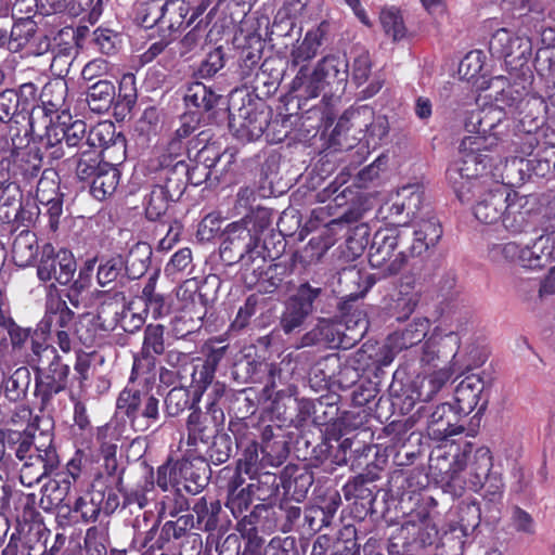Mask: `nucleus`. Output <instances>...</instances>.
<instances>
[{"instance_id": "f257e3e1", "label": "nucleus", "mask_w": 555, "mask_h": 555, "mask_svg": "<svg viewBox=\"0 0 555 555\" xmlns=\"http://www.w3.org/2000/svg\"><path fill=\"white\" fill-rule=\"evenodd\" d=\"M463 124L465 130L474 135L463 138L460 144L462 156L447 170V178L457 197L462 185L495 180L491 171L493 158L482 151L507 142L514 135V120L506 118L498 108L472 111L466 114Z\"/></svg>"}, {"instance_id": "f03ea898", "label": "nucleus", "mask_w": 555, "mask_h": 555, "mask_svg": "<svg viewBox=\"0 0 555 555\" xmlns=\"http://www.w3.org/2000/svg\"><path fill=\"white\" fill-rule=\"evenodd\" d=\"M270 224L271 211L264 207L229 223L220 234L219 256L224 266L237 267L242 274L263 262L261 236Z\"/></svg>"}, {"instance_id": "7ed1b4c3", "label": "nucleus", "mask_w": 555, "mask_h": 555, "mask_svg": "<svg viewBox=\"0 0 555 555\" xmlns=\"http://www.w3.org/2000/svg\"><path fill=\"white\" fill-rule=\"evenodd\" d=\"M29 365L35 374L34 404L51 416L61 406V397L69 384L70 367L57 350L48 344L31 341Z\"/></svg>"}, {"instance_id": "20e7f679", "label": "nucleus", "mask_w": 555, "mask_h": 555, "mask_svg": "<svg viewBox=\"0 0 555 555\" xmlns=\"http://www.w3.org/2000/svg\"><path fill=\"white\" fill-rule=\"evenodd\" d=\"M488 89V96L493 100L488 108H498L504 115L506 111L516 115L520 132H537L544 125L546 104L541 96L530 94L525 86L508 83L503 76H496L491 78Z\"/></svg>"}, {"instance_id": "39448f33", "label": "nucleus", "mask_w": 555, "mask_h": 555, "mask_svg": "<svg viewBox=\"0 0 555 555\" xmlns=\"http://www.w3.org/2000/svg\"><path fill=\"white\" fill-rule=\"evenodd\" d=\"M453 472L464 470L465 482L474 491L486 488L483 501L486 505V519L498 520L500 516V504L502 501L501 478L491 472L493 466L492 455L488 448H474L466 444L463 451L454 456Z\"/></svg>"}, {"instance_id": "423d86ee", "label": "nucleus", "mask_w": 555, "mask_h": 555, "mask_svg": "<svg viewBox=\"0 0 555 555\" xmlns=\"http://www.w3.org/2000/svg\"><path fill=\"white\" fill-rule=\"evenodd\" d=\"M349 77V64L345 56L330 54L320 60L312 72L309 67L298 69L291 85V92L301 101L318 98L325 86L333 92H344Z\"/></svg>"}, {"instance_id": "0eeeda50", "label": "nucleus", "mask_w": 555, "mask_h": 555, "mask_svg": "<svg viewBox=\"0 0 555 555\" xmlns=\"http://www.w3.org/2000/svg\"><path fill=\"white\" fill-rule=\"evenodd\" d=\"M291 118L292 114H279L272 119L270 107L264 104L257 106L250 101L240 107L237 114L228 115L230 130L242 142L257 141L267 130V138L273 131L270 141H282L291 129Z\"/></svg>"}, {"instance_id": "6e6552de", "label": "nucleus", "mask_w": 555, "mask_h": 555, "mask_svg": "<svg viewBox=\"0 0 555 555\" xmlns=\"http://www.w3.org/2000/svg\"><path fill=\"white\" fill-rule=\"evenodd\" d=\"M192 284L193 289L190 288L189 283H185L178 293L183 300H190L171 321L172 332L178 338H185L202 328L208 307L217 299L221 281L216 274H210L199 286Z\"/></svg>"}, {"instance_id": "1a4fd4ad", "label": "nucleus", "mask_w": 555, "mask_h": 555, "mask_svg": "<svg viewBox=\"0 0 555 555\" xmlns=\"http://www.w3.org/2000/svg\"><path fill=\"white\" fill-rule=\"evenodd\" d=\"M328 288L315 281H305L286 298L280 317V327L285 334H292L302 327L313 313H330L326 301Z\"/></svg>"}, {"instance_id": "9d476101", "label": "nucleus", "mask_w": 555, "mask_h": 555, "mask_svg": "<svg viewBox=\"0 0 555 555\" xmlns=\"http://www.w3.org/2000/svg\"><path fill=\"white\" fill-rule=\"evenodd\" d=\"M409 241V233L403 230L380 229L374 233L369 262L379 271V279L397 275L403 269L410 256Z\"/></svg>"}, {"instance_id": "9b49d317", "label": "nucleus", "mask_w": 555, "mask_h": 555, "mask_svg": "<svg viewBox=\"0 0 555 555\" xmlns=\"http://www.w3.org/2000/svg\"><path fill=\"white\" fill-rule=\"evenodd\" d=\"M511 191L505 183L493 180L483 184L460 186L457 198L464 204L475 202L473 212L476 219L486 224H493L502 221Z\"/></svg>"}, {"instance_id": "f8f14e48", "label": "nucleus", "mask_w": 555, "mask_h": 555, "mask_svg": "<svg viewBox=\"0 0 555 555\" xmlns=\"http://www.w3.org/2000/svg\"><path fill=\"white\" fill-rule=\"evenodd\" d=\"M116 405L135 433H145L163 425L160 400L149 390L126 387L119 393Z\"/></svg>"}, {"instance_id": "ddd939ff", "label": "nucleus", "mask_w": 555, "mask_h": 555, "mask_svg": "<svg viewBox=\"0 0 555 555\" xmlns=\"http://www.w3.org/2000/svg\"><path fill=\"white\" fill-rule=\"evenodd\" d=\"M179 199L169 197L166 191L152 183L150 193L144 198L145 217L150 221H157L155 235L159 236L158 247L162 250L170 249L180 237L182 224L171 214L172 204Z\"/></svg>"}, {"instance_id": "4468645a", "label": "nucleus", "mask_w": 555, "mask_h": 555, "mask_svg": "<svg viewBox=\"0 0 555 555\" xmlns=\"http://www.w3.org/2000/svg\"><path fill=\"white\" fill-rule=\"evenodd\" d=\"M491 384L490 376L485 378L480 374H469L455 388V405L453 406L457 413L468 416L476 411L468 423V430L472 435L479 428L481 416L487 410Z\"/></svg>"}, {"instance_id": "2eb2a0df", "label": "nucleus", "mask_w": 555, "mask_h": 555, "mask_svg": "<svg viewBox=\"0 0 555 555\" xmlns=\"http://www.w3.org/2000/svg\"><path fill=\"white\" fill-rule=\"evenodd\" d=\"M378 464L370 469H364L359 475L349 479L341 491L346 501L353 505L354 517L364 519L367 515L377 514L375 507L377 494L380 489L375 483L380 478Z\"/></svg>"}, {"instance_id": "dca6fc26", "label": "nucleus", "mask_w": 555, "mask_h": 555, "mask_svg": "<svg viewBox=\"0 0 555 555\" xmlns=\"http://www.w3.org/2000/svg\"><path fill=\"white\" fill-rule=\"evenodd\" d=\"M147 171L152 176V183L169 194V197L180 199L188 185L185 160H176L170 156H157L150 159Z\"/></svg>"}, {"instance_id": "f3484780", "label": "nucleus", "mask_w": 555, "mask_h": 555, "mask_svg": "<svg viewBox=\"0 0 555 555\" xmlns=\"http://www.w3.org/2000/svg\"><path fill=\"white\" fill-rule=\"evenodd\" d=\"M266 262H258L249 271L241 274L246 286H256L258 293L274 295L285 293L292 285V268L283 262L272 263L264 268Z\"/></svg>"}, {"instance_id": "a211bd4d", "label": "nucleus", "mask_w": 555, "mask_h": 555, "mask_svg": "<svg viewBox=\"0 0 555 555\" xmlns=\"http://www.w3.org/2000/svg\"><path fill=\"white\" fill-rule=\"evenodd\" d=\"M195 527V517L193 514H184L175 520H167L159 529L157 538L150 545L152 550L171 551L177 547L182 548L183 544L192 542V548L198 555L202 547L201 535L191 532Z\"/></svg>"}, {"instance_id": "6ab92c4d", "label": "nucleus", "mask_w": 555, "mask_h": 555, "mask_svg": "<svg viewBox=\"0 0 555 555\" xmlns=\"http://www.w3.org/2000/svg\"><path fill=\"white\" fill-rule=\"evenodd\" d=\"M76 260L67 249L55 250L51 244H44L37 263V276L41 282L55 280L67 285L76 272Z\"/></svg>"}, {"instance_id": "aec40b11", "label": "nucleus", "mask_w": 555, "mask_h": 555, "mask_svg": "<svg viewBox=\"0 0 555 555\" xmlns=\"http://www.w3.org/2000/svg\"><path fill=\"white\" fill-rule=\"evenodd\" d=\"M416 413L427 420V434L433 440L442 441L451 436L464 431L465 426L461 422L464 417L448 402L437 405L435 409L421 405Z\"/></svg>"}, {"instance_id": "412c9836", "label": "nucleus", "mask_w": 555, "mask_h": 555, "mask_svg": "<svg viewBox=\"0 0 555 555\" xmlns=\"http://www.w3.org/2000/svg\"><path fill=\"white\" fill-rule=\"evenodd\" d=\"M42 166L38 152L30 149L25 152L13 151L10 157L0 159V179L5 178L20 186H26L39 177Z\"/></svg>"}, {"instance_id": "4be33fe9", "label": "nucleus", "mask_w": 555, "mask_h": 555, "mask_svg": "<svg viewBox=\"0 0 555 555\" xmlns=\"http://www.w3.org/2000/svg\"><path fill=\"white\" fill-rule=\"evenodd\" d=\"M538 209L539 202L535 195H521L511 191L502 224L512 234L527 232L533 225Z\"/></svg>"}, {"instance_id": "5701e85b", "label": "nucleus", "mask_w": 555, "mask_h": 555, "mask_svg": "<svg viewBox=\"0 0 555 555\" xmlns=\"http://www.w3.org/2000/svg\"><path fill=\"white\" fill-rule=\"evenodd\" d=\"M165 351V326L162 324L146 325L141 350L133 357L132 375L153 371L157 357L164 354Z\"/></svg>"}, {"instance_id": "b1692460", "label": "nucleus", "mask_w": 555, "mask_h": 555, "mask_svg": "<svg viewBox=\"0 0 555 555\" xmlns=\"http://www.w3.org/2000/svg\"><path fill=\"white\" fill-rule=\"evenodd\" d=\"M183 100L188 107L195 108L193 113L206 117L209 121L217 118L219 111L228 109L221 107V105L227 104L223 96L201 81H193L188 85Z\"/></svg>"}, {"instance_id": "393cba45", "label": "nucleus", "mask_w": 555, "mask_h": 555, "mask_svg": "<svg viewBox=\"0 0 555 555\" xmlns=\"http://www.w3.org/2000/svg\"><path fill=\"white\" fill-rule=\"evenodd\" d=\"M264 41L257 33H250L244 37V43L240 47L234 74L244 86L262 68V54Z\"/></svg>"}, {"instance_id": "a878e982", "label": "nucleus", "mask_w": 555, "mask_h": 555, "mask_svg": "<svg viewBox=\"0 0 555 555\" xmlns=\"http://www.w3.org/2000/svg\"><path fill=\"white\" fill-rule=\"evenodd\" d=\"M405 231L409 233L410 241L406 249L411 257L422 256L435 247L443 233L440 221L431 215L430 210L425 211L413 231Z\"/></svg>"}, {"instance_id": "bb28decb", "label": "nucleus", "mask_w": 555, "mask_h": 555, "mask_svg": "<svg viewBox=\"0 0 555 555\" xmlns=\"http://www.w3.org/2000/svg\"><path fill=\"white\" fill-rule=\"evenodd\" d=\"M179 474L184 490L195 495L208 486L211 478V468L205 456H183L180 459Z\"/></svg>"}, {"instance_id": "cd10ccee", "label": "nucleus", "mask_w": 555, "mask_h": 555, "mask_svg": "<svg viewBox=\"0 0 555 555\" xmlns=\"http://www.w3.org/2000/svg\"><path fill=\"white\" fill-rule=\"evenodd\" d=\"M330 31V23L323 21L315 28L308 30L300 43L295 46L289 55L294 67H308L309 62L317 56L323 41Z\"/></svg>"}, {"instance_id": "c85d7f7f", "label": "nucleus", "mask_w": 555, "mask_h": 555, "mask_svg": "<svg viewBox=\"0 0 555 555\" xmlns=\"http://www.w3.org/2000/svg\"><path fill=\"white\" fill-rule=\"evenodd\" d=\"M281 487L284 491V498H289L296 503L302 502L314 482L313 474L305 468L294 464L286 465L281 474Z\"/></svg>"}, {"instance_id": "c756f323", "label": "nucleus", "mask_w": 555, "mask_h": 555, "mask_svg": "<svg viewBox=\"0 0 555 555\" xmlns=\"http://www.w3.org/2000/svg\"><path fill=\"white\" fill-rule=\"evenodd\" d=\"M369 360H372V354L364 349L357 350L345 362L339 360L333 385H336L340 390L353 389L364 378L361 376V371L369 367Z\"/></svg>"}, {"instance_id": "7c9ffc66", "label": "nucleus", "mask_w": 555, "mask_h": 555, "mask_svg": "<svg viewBox=\"0 0 555 555\" xmlns=\"http://www.w3.org/2000/svg\"><path fill=\"white\" fill-rule=\"evenodd\" d=\"M400 527L414 555L438 540V529L428 516L409 519Z\"/></svg>"}, {"instance_id": "2f4dec72", "label": "nucleus", "mask_w": 555, "mask_h": 555, "mask_svg": "<svg viewBox=\"0 0 555 555\" xmlns=\"http://www.w3.org/2000/svg\"><path fill=\"white\" fill-rule=\"evenodd\" d=\"M225 491V506L235 518H240L247 512L253 501L256 500L250 486L245 485V479L240 473H233L227 483Z\"/></svg>"}, {"instance_id": "473e14b6", "label": "nucleus", "mask_w": 555, "mask_h": 555, "mask_svg": "<svg viewBox=\"0 0 555 555\" xmlns=\"http://www.w3.org/2000/svg\"><path fill=\"white\" fill-rule=\"evenodd\" d=\"M281 80L282 69L274 67V61L264 60L262 62V68L258 70L244 87L253 89L256 98L262 100L273 95L278 91Z\"/></svg>"}, {"instance_id": "72a5a7b5", "label": "nucleus", "mask_w": 555, "mask_h": 555, "mask_svg": "<svg viewBox=\"0 0 555 555\" xmlns=\"http://www.w3.org/2000/svg\"><path fill=\"white\" fill-rule=\"evenodd\" d=\"M68 95L67 81L64 78L49 80L40 91V112L49 117L60 111L68 109L66 99Z\"/></svg>"}, {"instance_id": "f704fd0d", "label": "nucleus", "mask_w": 555, "mask_h": 555, "mask_svg": "<svg viewBox=\"0 0 555 555\" xmlns=\"http://www.w3.org/2000/svg\"><path fill=\"white\" fill-rule=\"evenodd\" d=\"M86 102L91 112L103 114L115 105L116 87L112 79H99L87 86Z\"/></svg>"}, {"instance_id": "c9c22d12", "label": "nucleus", "mask_w": 555, "mask_h": 555, "mask_svg": "<svg viewBox=\"0 0 555 555\" xmlns=\"http://www.w3.org/2000/svg\"><path fill=\"white\" fill-rule=\"evenodd\" d=\"M193 515L196 516L198 529L206 532L221 531L222 526V505L219 500H208L205 496L197 499L192 506Z\"/></svg>"}, {"instance_id": "e433bc0d", "label": "nucleus", "mask_w": 555, "mask_h": 555, "mask_svg": "<svg viewBox=\"0 0 555 555\" xmlns=\"http://www.w3.org/2000/svg\"><path fill=\"white\" fill-rule=\"evenodd\" d=\"M324 345L339 347L341 345L340 332L330 319L322 318L309 332L300 338V347Z\"/></svg>"}, {"instance_id": "4c0bfd02", "label": "nucleus", "mask_w": 555, "mask_h": 555, "mask_svg": "<svg viewBox=\"0 0 555 555\" xmlns=\"http://www.w3.org/2000/svg\"><path fill=\"white\" fill-rule=\"evenodd\" d=\"M486 505L485 501L477 500H463L457 506V524L456 527L464 530V534H473L476 537V532L480 526L481 520L486 522H494L495 520L486 519Z\"/></svg>"}, {"instance_id": "58836bf2", "label": "nucleus", "mask_w": 555, "mask_h": 555, "mask_svg": "<svg viewBox=\"0 0 555 555\" xmlns=\"http://www.w3.org/2000/svg\"><path fill=\"white\" fill-rule=\"evenodd\" d=\"M429 328L426 319H416L405 325L404 328L398 330L388 336L389 345L395 350H405L412 348L423 341Z\"/></svg>"}, {"instance_id": "ea45409f", "label": "nucleus", "mask_w": 555, "mask_h": 555, "mask_svg": "<svg viewBox=\"0 0 555 555\" xmlns=\"http://www.w3.org/2000/svg\"><path fill=\"white\" fill-rule=\"evenodd\" d=\"M221 389L223 392L224 401L227 404V412L230 420H247L254 415L257 411V404L255 399L247 395V390L243 389L235 391L228 388L221 383Z\"/></svg>"}, {"instance_id": "a19ab883", "label": "nucleus", "mask_w": 555, "mask_h": 555, "mask_svg": "<svg viewBox=\"0 0 555 555\" xmlns=\"http://www.w3.org/2000/svg\"><path fill=\"white\" fill-rule=\"evenodd\" d=\"M153 250L150 244L145 242L135 243L128 251L126 258L122 257L125 263V275L129 280H137L144 275L147 271Z\"/></svg>"}, {"instance_id": "79ce46f5", "label": "nucleus", "mask_w": 555, "mask_h": 555, "mask_svg": "<svg viewBox=\"0 0 555 555\" xmlns=\"http://www.w3.org/2000/svg\"><path fill=\"white\" fill-rule=\"evenodd\" d=\"M39 254L37 235L25 229L14 238L12 244V258L16 266L26 268L34 263Z\"/></svg>"}, {"instance_id": "37998d69", "label": "nucleus", "mask_w": 555, "mask_h": 555, "mask_svg": "<svg viewBox=\"0 0 555 555\" xmlns=\"http://www.w3.org/2000/svg\"><path fill=\"white\" fill-rule=\"evenodd\" d=\"M14 91L16 106L18 108L20 115L23 119L26 117L28 118L29 131L34 133L35 129L33 116L37 111H40L38 106L40 103L39 88L36 83L28 81L14 88Z\"/></svg>"}, {"instance_id": "c03bdc74", "label": "nucleus", "mask_w": 555, "mask_h": 555, "mask_svg": "<svg viewBox=\"0 0 555 555\" xmlns=\"http://www.w3.org/2000/svg\"><path fill=\"white\" fill-rule=\"evenodd\" d=\"M272 373L271 365L250 356H242L232 367L233 378L241 384L259 383L266 373Z\"/></svg>"}, {"instance_id": "a18cd8bd", "label": "nucleus", "mask_w": 555, "mask_h": 555, "mask_svg": "<svg viewBox=\"0 0 555 555\" xmlns=\"http://www.w3.org/2000/svg\"><path fill=\"white\" fill-rule=\"evenodd\" d=\"M188 444L195 447L198 442L208 444L211 438L219 433L199 408L193 409L186 420Z\"/></svg>"}, {"instance_id": "49530a36", "label": "nucleus", "mask_w": 555, "mask_h": 555, "mask_svg": "<svg viewBox=\"0 0 555 555\" xmlns=\"http://www.w3.org/2000/svg\"><path fill=\"white\" fill-rule=\"evenodd\" d=\"M452 372L441 369L429 375L418 377L413 383L412 392L421 402L430 401L451 379Z\"/></svg>"}, {"instance_id": "de8ad7c7", "label": "nucleus", "mask_w": 555, "mask_h": 555, "mask_svg": "<svg viewBox=\"0 0 555 555\" xmlns=\"http://www.w3.org/2000/svg\"><path fill=\"white\" fill-rule=\"evenodd\" d=\"M120 179L119 170L109 163H103L99 168V173L93 178L90 184L91 195L103 201L114 194Z\"/></svg>"}, {"instance_id": "09e8293b", "label": "nucleus", "mask_w": 555, "mask_h": 555, "mask_svg": "<svg viewBox=\"0 0 555 555\" xmlns=\"http://www.w3.org/2000/svg\"><path fill=\"white\" fill-rule=\"evenodd\" d=\"M30 383V370L27 366L17 367L9 377L2 382L4 397L10 402H20L26 399Z\"/></svg>"}, {"instance_id": "8fccbe9b", "label": "nucleus", "mask_w": 555, "mask_h": 555, "mask_svg": "<svg viewBox=\"0 0 555 555\" xmlns=\"http://www.w3.org/2000/svg\"><path fill=\"white\" fill-rule=\"evenodd\" d=\"M251 482L250 486L256 500L261 502L270 501L279 494L281 479L275 473L266 469H259L254 475H248Z\"/></svg>"}, {"instance_id": "3c124183", "label": "nucleus", "mask_w": 555, "mask_h": 555, "mask_svg": "<svg viewBox=\"0 0 555 555\" xmlns=\"http://www.w3.org/2000/svg\"><path fill=\"white\" fill-rule=\"evenodd\" d=\"M389 131L388 117L386 115H375L372 109V116L367 117V121H363L362 130H359L363 134L360 140H364L367 146L376 147L388 140Z\"/></svg>"}, {"instance_id": "603ef678", "label": "nucleus", "mask_w": 555, "mask_h": 555, "mask_svg": "<svg viewBox=\"0 0 555 555\" xmlns=\"http://www.w3.org/2000/svg\"><path fill=\"white\" fill-rule=\"evenodd\" d=\"M35 440L34 452L29 454V460L39 462L42 467L52 474L60 465L59 454L52 443V435L41 431L38 437H35Z\"/></svg>"}, {"instance_id": "864d4df0", "label": "nucleus", "mask_w": 555, "mask_h": 555, "mask_svg": "<svg viewBox=\"0 0 555 555\" xmlns=\"http://www.w3.org/2000/svg\"><path fill=\"white\" fill-rule=\"evenodd\" d=\"M86 144L90 145V151H94L95 147L106 150L118 144L124 149L125 138L121 133H116L113 122H100L89 130Z\"/></svg>"}, {"instance_id": "5fc2aeb1", "label": "nucleus", "mask_w": 555, "mask_h": 555, "mask_svg": "<svg viewBox=\"0 0 555 555\" xmlns=\"http://www.w3.org/2000/svg\"><path fill=\"white\" fill-rule=\"evenodd\" d=\"M339 400L340 396L336 393H327L314 399L315 413H313L312 423L317 426L332 424L333 428L336 429L339 416Z\"/></svg>"}, {"instance_id": "6e6d98bb", "label": "nucleus", "mask_w": 555, "mask_h": 555, "mask_svg": "<svg viewBox=\"0 0 555 555\" xmlns=\"http://www.w3.org/2000/svg\"><path fill=\"white\" fill-rule=\"evenodd\" d=\"M62 126L61 137L64 141L66 149L76 154V157L88 155L90 145H87V124L83 120L77 119L68 126Z\"/></svg>"}, {"instance_id": "4d7b16f0", "label": "nucleus", "mask_w": 555, "mask_h": 555, "mask_svg": "<svg viewBox=\"0 0 555 555\" xmlns=\"http://www.w3.org/2000/svg\"><path fill=\"white\" fill-rule=\"evenodd\" d=\"M207 446L206 459L214 465L227 463L234 452L237 451L232 436L224 430L217 433Z\"/></svg>"}, {"instance_id": "13d9d810", "label": "nucleus", "mask_w": 555, "mask_h": 555, "mask_svg": "<svg viewBox=\"0 0 555 555\" xmlns=\"http://www.w3.org/2000/svg\"><path fill=\"white\" fill-rule=\"evenodd\" d=\"M37 30L38 25L33 17H22L14 21L10 43L7 44L5 50L13 53L21 52L28 46Z\"/></svg>"}, {"instance_id": "bf43d9fd", "label": "nucleus", "mask_w": 555, "mask_h": 555, "mask_svg": "<svg viewBox=\"0 0 555 555\" xmlns=\"http://www.w3.org/2000/svg\"><path fill=\"white\" fill-rule=\"evenodd\" d=\"M398 196L401 197V207L405 208L408 219H421L425 215L422 210H429V205L425 204L424 191L420 185L413 184L403 186Z\"/></svg>"}, {"instance_id": "052dcab7", "label": "nucleus", "mask_w": 555, "mask_h": 555, "mask_svg": "<svg viewBox=\"0 0 555 555\" xmlns=\"http://www.w3.org/2000/svg\"><path fill=\"white\" fill-rule=\"evenodd\" d=\"M289 498H283L279 503L280 515L274 527L283 533L300 530L302 521L301 507L294 504Z\"/></svg>"}, {"instance_id": "680f3d73", "label": "nucleus", "mask_w": 555, "mask_h": 555, "mask_svg": "<svg viewBox=\"0 0 555 555\" xmlns=\"http://www.w3.org/2000/svg\"><path fill=\"white\" fill-rule=\"evenodd\" d=\"M338 365V354H328L320 359L310 370V386L312 388L327 387L331 382L333 383L335 371Z\"/></svg>"}, {"instance_id": "e2e57ef3", "label": "nucleus", "mask_w": 555, "mask_h": 555, "mask_svg": "<svg viewBox=\"0 0 555 555\" xmlns=\"http://www.w3.org/2000/svg\"><path fill=\"white\" fill-rule=\"evenodd\" d=\"M39 202L28 192L14 211H5V222H15L18 225L30 227L40 216Z\"/></svg>"}, {"instance_id": "0e129e2a", "label": "nucleus", "mask_w": 555, "mask_h": 555, "mask_svg": "<svg viewBox=\"0 0 555 555\" xmlns=\"http://www.w3.org/2000/svg\"><path fill=\"white\" fill-rule=\"evenodd\" d=\"M207 398L208 403L206 405V411L203 412V414L219 431H222L225 423L224 411L227 410V404L221 389V383L217 382L212 385Z\"/></svg>"}, {"instance_id": "69168bd1", "label": "nucleus", "mask_w": 555, "mask_h": 555, "mask_svg": "<svg viewBox=\"0 0 555 555\" xmlns=\"http://www.w3.org/2000/svg\"><path fill=\"white\" fill-rule=\"evenodd\" d=\"M103 499V494L92 491L89 495L79 496L73 508H68V513L79 515L80 520L85 524L95 522L102 513Z\"/></svg>"}, {"instance_id": "338daca9", "label": "nucleus", "mask_w": 555, "mask_h": 555, "mask_svg": "<svg viewBox=\"0 0 555 555\" xmlns=\"http://www.w3.org/2000/svg\"><path fill=\"white\" fill-rule=\"evenodd\" d=\"M370 412L366 409L356 408L344 411L337 420L336 429L338 430L339 438L343 436L361 430H371L365 425L370 420Z\"/></svg>"}, {"instance_id": "774afa93", "label": "nucleus", "mask_w": 555, "mask_h": 555, "mask_svg": "<svg viewBox=\"0 0 555 555\" xmlns=\"http://www.w3.org/2000/svg\"><path fill=\"white\" fill-rule=\"evenodd\" d=\"M544 242L546 241L539 236L532 246L521 248V267L528 269H543L553 261L552 257H550L551 255H548V247L544 245Z\"/></svg>"}]
</instances>
